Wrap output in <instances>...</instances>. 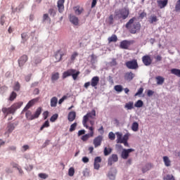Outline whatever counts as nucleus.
Segmentation results:
<instances>
[{
  "mask_svg": "<svg viewBox=\"0 0 180 180\" xmlns=\"http://www.w3.org/2000/svg\"><path fill=\"white\" fill-rule=\"evenodd\" d=\"M136 20V18L133 17L125 25L126 29L133 34L139 33L141 29V23L139 22H134Z\"/></svg>",
  "mask_w": 180,
  "mask_h": 180,
  "instance_id": "f257e3e1",
  "label": "nucleus"
},
{
  "mask_svg": "<svg viewBox=\"0 0 180 180\" xmlns=\"http://www.w3.org/2000/svg\"><path fill=\"white\" fill-rule=\"evenodd\" d=\"M96 117V110H92L91 112H87L86 115H84L82 120V124L84 127L88 129L89 127L87 124V122H89L91 127H94L95 124V120Z\"/></svg>",
  "mask_w": 180,
  "mask_h": 180,
  "instance_id": "f03ea898",
  "label": "nucleus"
},
{
  "mask_svg": "<svg viewBox=\"0 0 180 180\" xmlns=\"http://www.w3.org/2000/svg\"><path fill=\"white\" fill-rule=\"evenodd\" d=\"M22 105L23 102L15 103L14 104H12L10 108H2L1 112H3V114L5 115V118H6L8 115H14L15 111L20 109L22 106Z\"/></svg>",
  "mask_w": 180,
  "mask_h": 180,
  "instance_id": "7ed1b4c3",
  "label": "nucleus"
},
{
  "mask_svg": "<svg viewBox=\"0 0 180 180\" xmlns=\"http://www.w3.org/2000/svg\"><path fill=\"white\" fill-rule=\"evenodd\" d=\"M25 111H27L25 116H26V118L27 119V120H34L35 119H37L39 117V115L41 114L42 108L39 107L37 109L34 114H32V111H30V110H25Z\"/></svg>",
  "mask_w": 180,
  "mask_h": 180,
  "instance_id": "20e7f679",
  "label": "nucleus"
},
{
  "mask_svg": "<svg viewBox=\"0 0 180 180\" xmlns=\"http://www.w3.org/2000/svg\"><path fill=\"white\" fill-rule=\"evenodd\" d=\"M79 74H80L79 71H77L75 69H70V70H68L67 71H65L63 73V78L65 79L68 77L72 76L73 80L76 81Z\"/></svg>",
  "mask_w": 180,
  "mask_h": 180,
  "instance_id": "39448f33",
  "label": "nucleus"
},
{
  "mask_svg": "<svg viewBox=\"0 0 180 180\" xmlns=\"http://www.w3.org/2000/svg\"><path fill=\"white\" fill-rule=\"evenodd\" d=\"M129 15V11L127 8H122L120 11L115 13V16L117 17L118 19L126 20Z\"/></svg>",
  "mask_w": 180,
  "mask_h": 180,
  "instance_id": "423d86ee",
  "label": "nucleus"
},
{
  "mask_svg": "<svg viewBox=\"0 0 180 180\" xmlns=\"http://www.w3.org/2000/svg\"><path fill=\"white\" fill-rule=\"evenodd\" d=\"M125 65L129 70H137L139 68L138 61L136 59L126 62Z\"/></svg>",
  "mask_w": 180,
  "mask_h": 180,
  "instance_id": "0eeeda50",
  "label": "nucleus"
},
{
  "mask_svg": "<svg viewBox=\"0 0 180 180\" xmlns=\"http://www.w3.org/2000/svg\"><path fill=\"white\" fill-rule=\"evenodd\" d=\"M86 129L90 130V133L86 134L82 136L81 140H82L83 141H86L90 138L94 136V127L91 126V127H89V128H86Z\"/></svg>",
  "mask_w": 180,
  "mask_h": 180,
  "instance_id": "6e6552de",
  "label": "nucleus"
},
{
  "mask_svg": "<svg viewBox=\"0 0 180 180\" xmlns=\"http://www.w3.org/2000/svg\"><path fill=\"white\" fill-rule=\"evenodd\" d=\"M18 124H14L9 122L6 127V131L4 134L5 136H7V137H9V134H11L13 130H15V126H17Z\"/></svg>",
  "mask_w": 180,
  "mask_h": 180,
  "instance_id": "1a4fd4ad",
  "label": "nucleus"
},
{
  "mask_svg": "<svg viewBox=\"0 0 180 180\" xmlns=\"http://www.w3.org/2000/svg\"><path fill=\"white\" fill-rule=\"evenodd\" d=\"M103 140V136L102 135H98L94 138L93 141V144L95 148H98L101 146L102 141Z\"/></svg>",
  "mask_w": 180,
  "mask_h": 180,
  "instance_id": "9d476101",
  "label": "nucleus"
},
{
  "mask_svg": "<svg viewBox=\"0 0 180 180\" xmlns=\"http://www.w3.org/2000/svg\"><path fill=\"white\" fill-rule=\"evenodd\" d=\"M117 162H118V155L117 154H112V155L108 158V166H112Z\"/></svg>",
  "mask_w": 180,
  "mask_h": 180,
  "instance_id": "9b49d317",
  "label": "nucleus"
},
{
  "mask_svg": "<svg viewBox=\"0 0 180 180\" xmlns=\"http://www.w3.org/2000/svg\"><path fill=\"white\" fill-rule=\"evenodd\" d=\"M38 101H39V98H33L31 101H30L29 103L25 106V108H23V111L28 110L29 109H30V108L34 106V105L36 103H37Z\"/></svg>",
  "mask_w": 180,
  "mask_h": 180,
  "instance_id": "f8f14e48",
  "label": "nucleus"
},
{
  "mask_svg": "<svg viewBox=\"0 0 180 180\" xmlns=\"http://www.w3.org/2000/svg\"><path fill=\"white\" fill-rule=\"evenodd\" d=\"M142 61L146 66H149L152 63V59L149 55H145L143 56Z\"/></svg>",
  "mask_w": 180,
  "mask_h": 180,
  "instance_id": "ddd939ff",
  "label": "nucleus"
},
{
  "mask_svg": "<svg viewBox=\"0 0 180 180\" xmlns=\"http://www.w3.org/2000/svg\"><path fill=\"white\" fill-rule=\"evenodd\" d=\"M116 174H117L116 169H111V170L110 172H108V174H107V177H108V179H110V180H115Z\"/></svg>",
  "mask_w": 180,
  "mask_h": 180,
  "instance_id": "4468645a",
  "label": "nucleus"
},
{
  "mask_svg": "<svg viewBox=\"0 0 180 180\" xmlns=\"http://www.w3.org/2000/svg\"><path fill=\"white\" fill-rule=\"evenodd\" d=\"M64 53L61 52L60 50L57 51L54 54V58L56 59V61L55 62H60L63 60V57L64 56Z\"/></svg>",
  "mask_w": 180,
  "mask_h": 180,
  "instance_id": "2eb2a0df",
  "label": "nucleus"
},
{
  "mask_svg": "<svg viewBox=\"0 0 180 180\" xmlns=\"http://www.w3.org/2000/svg\"><path fill=\"white\" fill-rule=\"evenodd\" d=\"M99 81H100V79H99V77L98 76H94L92 77L91 79V86L92 87H94L95 89H97V85L99 84Z\"/></svg>",
  "mask_w": 180,
  "mask_h": 180,
  "instance_id": "dca6fc26",
  "label": "nucleus"
},
{
  "mask_svg": "<svg viewBox=\"0 0 180 180\" xmlns=\"http://www.w3.org/2000/svg\"><path fill=\"white\" fill-rule=\"evenodd\" d=\"M28 60V57L27 55H22L18 60L19 67L22 68L25 65V63Z\"/></svg>",
  "mask_w": 180,
  "mask_h": 180,
  "instance_id": "f3484780",
  "label": "nucleus"
},
{
  "mask_svg": "<svg viewBox=\"0 0 180 180\" xmlns=\"http://www.w3.org/2000/svg\"><path fill=\"white\" fill-rule=\"evenodd\" d=\"M136 77V75L132 73V72H127L124 74V79L125 81H132L133 79Z\"/></svg>",
  "mask_w": 180,
  "mask_h": 180,
  "instance_id": "a211bd4d",
  "label": "nucleus"
},
{
  "mask_svg": "<svg viewBox=\"0 0 180 180\" xmlns=\"http://www.w3.org/2000/svg\"><path fill=\"white\" fill-rule=\"evenodd\" d=\"M133 149H124L122 153V158L123 160H127L130 153L133 152Z\"/></svg>",
  "mask_w": 180,
  "mask_h": 180,
  "instance_id": "6ab92c4d",
  "label": "nucleus"
},
{
  "mask_svg": "<svg viewBox=\"0 0 180 180\" xmlns=\"http://www.w3.org/2000/svg\"><path fill=\"white\" fill-rule=\"evenodd\" d=\"M130 44H131L130 41L123 40L120 43V48L122 49L127 50L129 49V46H130Z\"/></svg>",
  "mask_w": 180,
  "mask_h": 180,
  "instance_id": "aec40b11",
  "label": "nucleus"
},
{
  "mask_svg": "<svg viewBox=\"0 0 180 180\" xmlns=\"http://www.w3.org/2000/svg\"><path fill=\"white\" fill-rule=\"evenodd\" d=\"M169 1L168 0H158V6L160 9L164 8L167 4Z\"/></svg>",
  "mask_w": 180,
  "mask_h": 180,
  "instance_id": "412c9836",
  "label": "nucleus"
},
{
  "mask_svg": "<svg viewBox=\"0 0 180 180\" xmlns=\"http://www.w3.org/2000/svg\"><path fill=\"white\" fill-rule=\"evenodd\" d=\"M70 22H71L74 25L77 26L79 25V18L73 15H70Z\"/></svg>",
  "mask_w": 180,
  "mask_h": 180,
  "instance_id": "4be33fe9",
  "label": "nucleus"
},
{
  "mask_svg": "<svg viewBox=\"0 0 180 180\" xmlns=\"http://www.w3.org/2000/svg\"><path fill=\"white\" fill-rule=\"evenodd\" d=\"M65 0H58V12L63 13L65 10L64 6Z\"/></svg>",
  "mask_w": 180,
  "mask_h": 180,
  "instance_id": "5701e85b",
  "label": "nucleus"
},
{
  "mask_svg": "<svg viewBox=\"0 0 180 180\" xmlns=\"http://www.w3.org/2000/svg\"><path fill=\"white\" fill-rule=\"evenodd\" d=\"M73 10L75 11V13L77 15H79L82 12L84 11V9L83 7H80L79 6L73 7Z\"/></svg>",
  "mask_w": 180,
  "mask_h": 180,
  "instance_id": "b1692460",
  "label": "nucleus"
},
{
  "mask_svg": "<svg viewBox=\"0 0 180 180\" xmlns=\"http://www.w3.org/2000/svg\"><path fill=\"white\" fill-rule=\"evenodd\" d=\"M76 117H77L76 112H75V111L70 112L68 114V120L70 122H72V121L75 120Z\"/></svg>",
  "mask_w": 180,
  "mask_h": 180,
  "instance_id": "393cba45",
  "label": "nucleus"
},
{
  "mask_svg": "<svg viewBox=\"0 0 180 180\" xmlns=\"http://www.w3.org/2000/svg\"><path fill=\"white\" fill-rule=\"evenodd\" d=\"M128 140H129V135L126 134L123 136V141H120V143H124L125 147H129Z\"/></svg>",
  "mask_w": 180,
  "mask_h": 180,
  "instance_id": "a878e982",
  "label": "nucleus"
},
{
  "mask_svg": "<svg viewBox=\"0 0 180 180\" xmlns=\"http://www.w3.org/2000/svg\"><path fill=\"white\" fill-rule=\"evenodd\" d=\"M58 103V98L56 96H53L51 99V108H55L57 106Z\"/></svg>",
  "mask_w": 180,
  "mask_h": 180,
  "instance_id": "bb28decb",
  "label": "nucleus"
},
{
  "mask_svg": "<svg viewBox=\"0 0 180 180\" xmlns=\"http://www.w3.org/2000/svg\"><path fill=\"white\" fill-rule=\"evenodd\" d=\"M112 149L110 147H105L104 148V150H103V153H104V156H108L109 155H110V153H112Z\"/></svg>",
  "mask_w": 180,
  "mask_h": 180,
  "instance_id": "cd10ccee",
  "label": "nucleus"
},
{
  "mask_svg": "<svg viewBox=\"0 0 180 180\" xmlns=\"http://www.w3.org/2000/svg\"><path fill=\"white\" fill-rule=\"evenodd\" d=\"M155 79L157 81V84L158 85H162L163 84L164 82H165V79L162 76H158L155 77Z\"/></svg>",
  "mask_w": 180,
  "mask_h": 180,
  "instance_id": "c85d7f7f",
  "label": "nucleus"
},
{
  "mask_svg": "<svg viewBox=\"0 0 180 180\" xmlns=\"http://www.w3.org/2000/svg\"><path fill=\"white\" fill-rule=\"evenodd\" d=\"M21 38H22V41L21 42L22 44H25L27 41V39H29L27 34L25 33V32L21 34Z\"/></svg>",
  "mask_w": 180,
  "mask_h": 180,
  "instance_id": "c756f323",
  "label": "nucleus"
},
{
  "mask_svg": "<svg viewBox=\"0 0 180 180\" xmlns=\"http://www.w3.org/2000/svg\"><path fill=\"white\" fill-rule=\"evenodd\" d=\"M124 108L127 110H131L134 108V103L133 102H129L125 104Z\"/></svg>",
  "mask_w": 180,
  "mask_h": 180,
  "instance_id": "7c9ffc66",
  "label": "nucleus"
},
{
  "mask_svg": "<svg viewBox=\"0 0 180 180\" xmlns=\"http://www.w3.org/2000/svg\"><path fill=\"white\" fill-rule=\"evenodd\" d=\"M163 160L166 167H169L171 165V161L168 156H164Z\"/></svg>",
  "mask_w": 180,
  "mask_h": 180,
  "instance_id": "2f4dec72",
  "label": "nucleus"
},
{
  "mask_svg": "<svg viewBox=\"0 0 180 180\" xmlns=\"http://www.w3.org/2000/svg\"><path fill=\"white\" fill-rule=\"evenodd\" d=\"M170 72L174 74V75H176L178 77H180V70L179 69H176V68H173L172 69V70H170Z\"/></svg>",
  "mask_w": 180,
  "mask_h": 180,
  "instance_id": "473e14b6",
  "label": "nucleus"
},
{
  "mask_svg": "<svg viewBox=\"0 0 180 180\" xmlns=\"http://www.w3.org/2000/svg\"><path fill=\"white\" fill-rule=\"evenodd\" d=\"M59 79V73L58 72H55L52 74L51 76V81L54 82L55 81H58Z\"/></svg>",
  "mask_w": 180,
  "mask_h": 180,
  "instance_id": "72a5a7b5",
  "label": "nucleus"
},
{
  "mask_svg": "<svg viewBox=\"0 0 180 180\" xmlns=\"http://www.w3.org/2000/svg\"><path fill=\"white\" fill-rule=\"evenodd\" d=\"M50 127V124L49 120L44 122V123L40 127V131H43L45 128H49Z\"/></svg>",
  "mask_w": 180,
  "mask_h": 180,
  "instance_id": "f704fd0d",
  "label": "nucleus"
},
{
  "mask_svg": "<svg viewBox=\"0 0 180 180\" xmlns=\"http://www.w3.org/2000/svg\"><path fill=\"white\" fill-rule=\"evenodd\" d=\"M139 123L136 122H134L132 124L131 130H133L134 131H139Z\"/></svg>",
  "mask_w": 180,
  "mask_h": 180,
  "instance_id": "c9c22d12",
  "label": "nucleus"
},
{
  "mask_svg": "<svg viewBox=\"0 0 180 180\" xmlns=\"http://www.w3.org/2000/svg\"><path fill=\"white\" fill-rule=\"evenodd\" d=\"M116 136H117V143H120L121 141H123L122 134H120V132H117Z\"/></svg>",
  "mask_w": 180,
  "mask_h": 180,
  "instance_id": "e433bc0d",
  "label": "nucleus"
},
{
  "mask_svg": "<svg viewBox=\"0 0 180 180\" xmlns=\"http://www.w3.org/2000/svg\"><path fill=\"white\" fill-rule=\"evenodd\" d=\"M143 105V102L141 100H138L134 104V107L137 108H141Z\"/></svg>",
  "mask_w": 180,
  "mask_h": 180,
  "instance_id": "4c0bfd02",
  "label": "nucleus"
},
{
  "mask_svg": "<svg viewBox=\"0 0 180 180\" xmlns=\"http://www.w3.org/2000/svg\"><path fill=\"white\" fill-rule=\"evenodd\" d=\"M16 97H17V94L15 91H12L8 98V101H15Z\"/></svg>",
  "mask_w": 180,
  "mask_h": 180,
  "instance_id": "58836bf2",
  "label": "nucleus"
},
{
  "mask_svg": "<svg viewBox=\"0 0 180 180\" xmlns=\"http://www.w3.org/2000/svg\"><path fill=\"white\" fill-rule=\"evenodd\" d=\"M117 41V37L113 34L112 37H108V43Z\"/></svg>",
  "mask_w": 180,
  "mask_h": 180,
  "instance_id": "ea45409f",
  "label": "nucleus"
},
{
  "mask_svg": "<svg viewBox=\"0 0 180 180\" xmlns=\"http://www.w3.org/2000/svg\"><path fill=\"white\" fill-rule=\"evenodd\" d=\"M20 88H21V86L18 82H15V84H14V86H13V89L16 91H20Z\"/></svg>",
  "mask_w": 180,
  "mask_h": 180,
  "instance_id": "a19ab883",
  "label": "nucleus"
},
{
  "mask_svg": "<svg viewBox=\"0 0 180 180\" xmlns=\"http://www.w3.org/2000/svg\"><path fill=\"white\" fill-rule=\"evenodd\" d=\"M158 18L155 15L150 16V18H149V20H148V22H150V24H153V22H158Z\"/></svg>",
  "mask_w": 180,
  "mask_h": 180,
  "instance_id": "79ce46f5",
  "label": "nucleus"
},
{
  "mask_svg": "<svg viewBox=\"0 0 180 180\" xmlns=\"http://www.w3.org/2000/svg\"><path fill=\"white\" fill-rule=\"evenodd\" d=\"M75 174V168L74 167H70L68 170L69 176L72 177V176H74Z\"/></svg>",
  "mask_w": 180,
  "mask_h": 180,
  "instance_id": "37998d69",
  "label": "nucleus"
},
{
  "mask_svg": "<svg viewBox=\"0 0 180 180\" xmlns=\"http://www.w3.org/2000/svg\"><path fill=\"white\" fill-rule=\"evenodd\" d=\"M79 56V53L76 51L73 52V53L70 56L71 61H75L76 58Z\"/></svg>",
  "mask_w": 180,
  "mask_h": 180,
  "instance_id": "c03bdc74",
  "label": "nucleus"
},
{
  "mask_svg": "<svg viewBox=\"0 0 180 180\" xmlns=\"http://www.w3.org/2000/svg\"><path fill=\"white\" fill-rule=\"evenodd\" d=\"M38 176L41 179H46L49 177V175L46 173H39Z\"/></svg>",
  "mask_w": 180,
  "mask_h": 180,
  "instance_id": "a18cd8bd",
  "label": "nucleus"
},
{
  "mask_svg": "<svg viewBox=\"0 0 180 180\" xmlns=\"http://www.w3.org/2000/svg\"><path fill=\"white\" fill-rule=\"evenodd\" d=\"M77 126V122H75L74 124H72L70 125V132H72V131H74L75 130H76Z\"/></svg>",
  "mask_w": 180,
  "mask_h": 180,
  "instance_id": "49530a36",
  "label": "nucleus"
},
{
  "mask_svg": "<svg viewBox=\"0 0 180 180\" xmlns=\"http://www.w3.org/2000/svg\"><path fill=\"white\" fill-rule=\"evenodd\" d=\"M58 114H53V115H52L50 118V121L52 122H56V120H58Z\"/></svg>",
  "mask_w": 180,
  "mask_h": 180,
  "instance_id": "de8ad7c7",
  "label": "nucleus"
},
{
  "mask_svg": "<svg viewBox=\"0 0 180 180\" xmlns=\"http://www.w3.org/2000/svg\"><path fill=\"white\" fill-rule=\"evenodd\" d=\"M116 139V135L115 134H113L112 132H110V134H108V139L110 140H115Z\"/></svg>",
  "mask_w": 180,
  "mask_h": 180,
  "instance_id": "09e8293b",
  "label": "nucleus"
},
{
  "mask_svg": "<svg viewBox=\"0 0 180 180\" xmlns=\"http://www.w3.org/2000/svg\"><path fill=\"white\" fill-rule=\"evenodd\" d=\"M175 11L180 12V0H178L176 1V6H175Z\"/></svg>",
  "mask_w": 180,
  "mask_h": 180,
  "instance_id": "8fccbe9b",
  "label": "nucleus"
},
{
  "mask_svg": "<svg viewBox=\"0 0 180 180\" xmlns=\"http://www.w3.org/2000/svg\"><path fill=\"white\" fill-rule=\"evenodd\" d=\"M111 67H115L117 65V62L116 58H112V61L110 63Z\"/></svg>",
  "mask_w": 180,
  "mask_h": 180,
  "instance_id": "3c124183",
  "label": "nucleus"
},
{
  "mask_svg": "<svg viewBox=\"0 0 180 180\" xmlns=\"http://www.w3.org/2000/svg\"><path fill=\"white\" fill-rule=\"evenodd\" d=\"M164 180H175L173 175L167 174Z\"/></svg>",
  "mask_w": 180,
  "mask_h": 180,
  "instance_id": "603ef678",
  "label": "nucleus"
},
{
  "mask_svg": "<svg viewBox=\"0 0 180 180\" xmlns=\"http://www.w3.org/2000/svg\"><path fill=\"white\" fill-rule=\"evenodd\" d=\"M115 90L121 92L122 91V86H120V84H117V86H115Z\"/></svg>",
  "mask_w": 180,
  "mask_h": 180,
  "instance_id": "864d4df0",
  "label": "nucleus"
},
{
  "mask_svg": "<svg viewBox=\"0 0 180 180\" xmlns=\"http://www.w3.org/2000/svg\"><path fill=\"white\" fill-rule=\"evenodd\" d=\"M46 20L51 21V19L49 17L48 14H44L43 15V22H45Z\"/></svg>",
  "mask_w": 180,
  "mask_h": 180,
  "instance_id": "5fc2aeb1",
  "label": "nucleus"
},
{
  "mask_svg": "<svg viewBox=\"0 0 180 180\" xmlns=\"http://www.w3.org/2000/svg\"><path fill=\"white\" fill-rule=\"evenodd\" d=\"M143 87L139 88L138 91L136 93L135 96L141 95L143 94Z\"/></svg>",
  "mask_w": 180,
  "mask_h": 180,
  "instance_id": "6e6d98bb",
  "label": "nucleus"
},
{
  "mask_svg": "<svg viewBox=\"0 0 180 180\" xmlns=\"http://www.w3.org/2000/svg\"><path fill=\"white\" fill-rule=\"evenodd\" d=\"M114 22H115L113 20V15H110V17H108V24L112 25Z\"/></svg>",
  "mask_w": 180,
  "mask_h": 180,
  "instance_id": "4d7b16f0",
  "label": "nucleus"
},
{
  "mask_svg": "<svg viewBox=\"0 0 180 180\" xmlns=\"http://www.w3.org/2000/svg\"><path fill=\"white\" fill-rule=\"evenodd\" d=\"M6 18L4 15H2V16L1 17L0 23H1V25H4L5 22H6Z\"/></svg>",
  "mask_w": 180,
  "mask_h": 180,
  "instance_id": "13d9d810",
  "label": "nucleus"
},
{
  "mask_svg": "<svg viewBox=\"0 0 180 180\" xmlns=\"http://www.w3.org/2000/svg\"><path fill=\"white\" fill-rule=\"evenodd\" d=\"M101 157H99V156H97V157H96L95 158V159H94V162L95 163H98V164H100L101 162Z\"/></svg>",
  "mask_w": 180,
  "mask_h": 180,
  "instance_id": "bf43d9fd",
  "label": "nucleus"
},
{
  "mask_svg": "<svg viewBox=\"0 0 180 180\" xmlns=\"http://www.w3.org/2000/svg\"><path fill=\"white\" fill-rule=\"evenodd\" d=\"M49 13L50 14V15H53V16L56 15V11L53 8H50L49 10Z\"/></svg>",
  "mask_w": 180,
  "mask_h": 180,
  "instance_id": "052dcab7",
  "label": "nucleus"
},
{
  "mask_svg": "<svg viewBox=\"0 0 180 180\" xmlns=\"http://www.w3.org/2000/svg\"><path fill=\"white\" fill-rule=\"evenodd\" d=\"M49 117V112L48 111H45L43 112V117H44V120H46Z\"/></svg>",
  "mask_w": 180,
  "mask_h": 180,
  "instance_id": "680f3d73",
  "label": "nucleus"
},
{
  "mask_svg": "<svg viewBox=\"0 0 180 180\" xmlns=\"http://www.w3.org/2000/svg\"><path fill=\"white\" fill-rule=\"evenodd\" d=\"M94 169L98 170L100 169V163H94Z\"/></svg>",
  "mask_w": 180,
  "mask_h": 180,
  "instance_id": "e2e57ef3",
  "label": "nucleus"
},
{
  "mask_svg": "<svg viewBox=\"0 0 180 180\" xmlns=\"http://www.w3.org/2000/svg\"><path fill=\"white\" fill-rule=\"evenodd\" d=\"M86 134V131L84 129L79 130L78 131V136H80L82 135H84Z\"/></svg>",
  "mask_w": 180,
  "mask_h": 180,
  "instance_id": "0e129e2a",
  "label": "nucleus"
},
{
  "mask_svg": "<svg viewBox=\"0 0 180 180\" xmlns=\"http://www.w3.org/2000/svg\"><path fill=\"white\" fill-rule=\"evenodd\" d=\"M153 94H154V92H153L152 90H148L147 96H148V97L152 96Z\"/></svg>",
  "mask_w": 180,
  "mask_h": 180,
  "instance_id": "69168bd1",
  "label": "nucleus"
},
{
  "mask_svg": "<svg viewBox=\"0 0 180 180\" xmlns=\"http://www.w3.org/2000/svg\"><path fill=\"white\" fill-rule=\"evenodd\" d=\"M155 59L156 60V61H162V58L160 55H158Z\"/></svg>",
  "mask_w": 180,
  "mask_h": 180,
  "instance_id": "338daca9",
  "label": "nucleus"
},
{
  "mask_svg": "<svg viewBox=\"0 0 180 180\" xmlns=\"http://www.w3.org/2000/svg\"><path fill=\"white\" fill-rule=\"evenodd\" d=\"M82 162H84V163H87L89 162V159L87 157H83Z\"/></svg>",
  "mask_w": 180,
  "mask_h": 180,
  "instance_id": "774afa93",
  "label": "nucleus"
}]
</instances>
